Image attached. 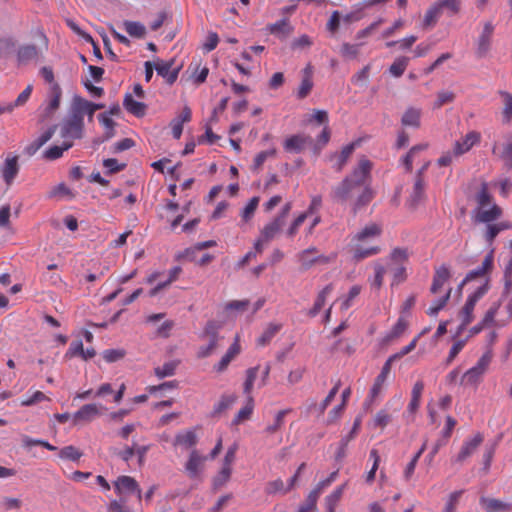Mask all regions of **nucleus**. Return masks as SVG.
Returning a JSON list of instances; mask_svg holds the SVG:
<instances>
[{
	"label": "nucleus",
	"instance_id": "51",
	"mask_svg": "<svg viewBox=\"0 0 512 512\" xmlns=\"http://www.w3.org/2000/svg\"><path fill=\"white\" fill-rule=\"evenodd\" d=\"M290 412H291V409H283V410L278 411V413L276 414V417H275L274 424L269 425L266 428V431L269 434H273L276 431H278L281 428V426L283 425L285 415Z\"/></svg>",
	"mask_w": 512,
	"mask_h": 512
},
{
	"label": "nucleus",
	"instance_id": "27",
	"mask_svg": "<svg viewBox=\"0 0 512 512\" xmlns=\"http://www.w3.org/2000/svg\"><path fill=\"white\" fill-rule=\"evenodd\" d=\"M450 276H451L450 271H449V269L445 265L440 266L439 268H437L436 271H435L434 278H433V283H432L431 288H430L431 292L433 294L438 293L439 290L445 284V282L448 281Z\"/></svg>",
	"mask_w": 512,
	"mask_h": 512
},
{
	"label": "nucleus",
	"instance_id": "9",
	"mask_svg": "<svg viewBox=\"0 0 512 512\" xmlns=\"http://www.w3.org/2000/svg\"><path fill=\"white\" fill-rule=\"evenodd\" d=\"M181 66L174 67V60L169 61L157 60L155 70L157 74L163 77L169 85H172L178 78Z\"/></svg>",
	"mask_w": 512,
	"mask_h": 512
},
{
	"label": "nucleus",
	"instance_id": "16",
	"mask_svg": "<svg viewBox=\"0 0 512 512\" xmlns=\"http://www.w3.org/2000/svg\"><path fill=\"white\" fill-rule=\"evenodd\" d=\"M206 460L205 456H201L197 450H193L190 453L189 459L185 465L186 472L189 477L195 478L201 471L203 464Z\"/></svg>",
	"mask_w": 512,
	"mask_h": 512
},
{
	"label": "nucleus",
	"instance_id": "5",
	"mask_svg": "<svg viewBox=\"0 0 512 512\" xmlns=\"http://www.w3.org/2000/svg\"><path fill=\"white\" fill-rule=\"evenodd\" d=\"M285 222L282 218H274L272 221L267 223L260 232V236L255 243V249L257 253H262L263 246L269 241L274 239L282 230Z\"/></svg>",
	"mask_w": 512,
	"mask_h": 512
},
{
	"label": "nucleus",
	"instance_id": "22",
	"mask_svg": "<svg viewBox=\"0 0 512 512\" xmlns=\"http://www.w3.org/2000/svg\"><path fill=\"white\" fill-rule=\"evenodd\" d=\"M480 504L486 512H507L512 505L494 498L481 497Z\"/></svg>",
	"mask_w": 512,
	"mask_h": 512
},
{
	"label": "nucleus",
	"instance_id": "1",
	"mask_svg": "<svg viewBox=\"0 0 512 512\" xmlns=\"http://www.w3.org/2000/svg\"><path fill=\"white\" fill-rule=\"evenodd\" d=\"M373 163L366 157L359 159L357 165L352 169L340 183L334 186L330 197L334 202L344 204L351 200L356 192L361 190L354 202V209L367 205L374 198V192L370 186Z\"/></svg>",
	"mask_w": 512,
	"mask_h": 512
},
{
	"label": "nucleus",
	"instance_id": "23",
	"mask_svg": "<svg viewBox=\"0 0 512 512\" xmlns=\"http://www.w3.org/2000/svg\"><path fill=\"white\" fill-rule=\"evenodd\" d=\"M422 110L416 107H409L401 118V124L406 127L419 128L421 125Z\"/></svg>",
	"mask_w": 512,
	"mask_h": 512
},
{
	"label": "nucleus",
	"instance_id": "3",
	"mask_svg": "<svg viewBox=\"0 0 512 512\" xmlns=\"http://www.w3.org/2000/svg\"><path fill=\"white\" fill-rule=\"evenodd\" d=\"M381 233V229L377 224H369L362 229L353 238L355 255L354 256H368L378 254L381 252L379 246L372 244Z\"/></svg>",
	"mask_w": 512,
	"mask_h": 512
},
{
	"label": "nucleus",
	"instance_id": "49",
	"mask_svg": "<svg viewBox=\"0 0 512 512\" xmlns=\"http://www.w3.org/2000/svg\"><path fill=\"white\" fill-rule=\"evenodd\" d=\"M361 44L344 43L341 46L340 53L344 58L355 59L359 54Z\"/></svg>",
	"mask_w": 512,
	"mask_h": 512
},
{
	"label": "nucleus",
	"instance_id": "42",
	"mask_svg": "<svg viewBox=\"0 0 512 512\" xmlns=\"http://www.w3.org/2000/svg\"><path fill=\"white\" fill-rule=\"evenodd\" d=\"M221 324L210 320L206 323L203 331L202 337H207L209 340H215L216 342L219 341V330L221 329Z\"/></svg>",
	"mask_w": 512,
	"mask_h": 512
},
{
	"label": "nucleus",
	"instance_id": "44",
	"mask_svg": "<svg viewBox=\"0 0 512 512\" xmlns=\"http://www.w3.org/2000/svg\"><path fill=\"white\" fill-rule=\"evenodd\" d=\"M258 371H259V366H255V367L249 368L246 371V376L247 377H246V380L244 382L243 391H244V394L247 395V397L251 396V392H252V389H253L254 381L257 378Z\"/></svg>",
	"mask_w": 512,
	"mask_h": 512
},
{
	"label": "nucleus",
	"instance_id": "47",
	"mask_svg": "<svg viewBox=\"0 0 512 512\" xmlns=\"http://www.w3.org/2000/svg\"><path fill=\"white\" fill-rule=\"evenodd\" d=\"M16 42L12 37L0 38V58H7L15 49Z\"/></svg>",
	"mask_w": 512,
	"mask_h": 512
},
{
	"label": "nucleus",
	"instance_id": "43",
	"mask_svg": "<svg viewBox=\"0 0 512 512\" xmlns=\"http://www.w3.org/2000/svg\"><path fill=\"white\" fill-rule=\"evenodd\" d=\"M408 63H409V58L404 57V56L398 57L394 60V62L389 67V71L394 77H400L405 72V70L408 66Z\"/></svg>",
	"mask_w": 512,
	"mask_h": 512
},
{
	"label": "nucleus",
	"instance_id": "56",
	"mask_svg": "<svg viewBox=\"0 0 512 512\" xmlns=\"http://www.w3.org/2000/svg\"><path fill=\"white\" fill-rule=\"evenodd\" d=\"M83 351H84V348H83L82 341L81 340H75V341L71 342V344L69 346V349L67 350V352L65 354V357L66 358H73V357L79 356V357L82 358Z\"/></svg>",
	"mask_w": 512,
	"mask_h": 512
},
{
	"label": "nucleus",
	"instance_id": "36",
	"mask_svg": "<svg viewBox=\"0 0 512 512\" xmlns=\"http://www.w3.org/2000/svg\"><path fill=\"white\" fill-rule=\"evenodd\" d=\"M237 400V396L234 394L222 395L219 402L215 404L212 415L219 416L225 410L229 409Z\"/></svg>",
	"mask_w": 512,
	"mask_h": 512
},
{
	"label": "nucleus",
	"instance_id": "13",
	"mask_svg": "<svg viewBox=\"0 0 512 512\" xmlns=\"http://www.w3.org/2000/svg\"><path fill=\"white\" fill-rule=\"evenodd\" d=\"M479 141L480 134L476 131H470L461 140L456 141L453 147V154L460 156L468 152Z\"/></svg>",
	"mask_w": 512,
	"mask_h": 512
},
{
	"label": "nucleus",
	"instance_id": "14",
	"mask_svg": "<svg viewBox=\"0 0 512 512\" xmlns=\"http://www.w3.org/2000/svg\"><path fill=\"white\" fill-rule=\"evenodd\" d=\"M313 68L308 64L302 71V80L297 91L299 99L306 98L313 88Z\"/></svg>",
	"mask_w": 512,
	"mask_h": 512
},
{
	"label": "nucleus",
	"instance_id": "37",
	"mask_svg": "<svg viewBox=\"0 0 512 512\" xmlns=\"http://www.w3.org/2000/svg\"><path fill=\"white\" fill-rule=\"evenodd\" d=\"M281 328V324L270 323L263 332V334L258 338V345L265 346L268 343H270L272 338L281 330Z\"/></svg>",
	"mask_w": 512,
	"mask_h": 512
},
{
	"label": "nucleus",
	"instance_id": "15",
	"mask_svg": "<svg viewBox=\"0 0 512 512\" xmlns=\"http://www.w3.org/2000/svg\"><path fill=\"white\" fill-rule=\"evenodd\" d=\"M483 439L484 438L481 433H476L475 436L471 440L464 443L460 452L456 456L455 460L457 462L465 461L468 457H470L476 451V449L479 447V445L483 442Z\"/></svg>",
	"mask_w": 512,
	"mask_h": 512
},
{
	"label": "nucleus",
	"instance_id": "45",
	"mask_svg": "<svg viewBox=\"0 0 512 512\" xmlns=\"http://www.w3.org/2000/svg\"><path fill=\"white\" fill-rule=\"evenodd\" d=\"M82 455V452L73 445L65 446L59 452L60 458L71 461H78Z\"/></svg>",
	"mask_w": 512,
	"mask_h": 512
},
{
	"label": "nucleus",
	"instance_id": "53",
	"mask_svg": "<svg viewBox=\"0 0 512 512\" xmlns=\"http://www.w3.org/2000/svg\"><path fill=\"white\" fill-rule=\"evenodd\" d=\"M32 85H28L19 95L18 97L16 98V100L14 102H11L9 103L10 106H12V111L16 108V107H20V106H23L27 101L28 99L30 98L31 96V93H32Z\"/></svg>",
	"mask_w": 512,
	"mask_h": 512
},
{
	"label": "nucleus",
	"instance_id": "40",
	"mask_svg": "<svg viewBox=\"0 0 512 512\" xmlns=\"http://www.w3.org/2000/svg\"><path fill=\"white\" fill-rule=\"evenodd\" d=\"M440 13H441V5H434V6L430 7L425 13V16L423 19V27L429 28V27L434 26L440 16Z\"/></svg>",
	"mask_w": 512,
	"mask_h": 512
},
{
	"label": "nucleus",
	"instance_id": "57",
	"mask_svg": "<svg viewBox=\"0 0 512 512\" xmlns=\"http://www.w3.org/2000/svg\"><path fill=\"white\" fill-rule=\"evenodd\" d=\"M231 466L223 465L219 474L214 479V485L216 487L224 485L231 476Z\"/></svg>",
	"mask_w": 512,
	"mask_h": 512
},
{
	"label": "nucleus",
	"instance_id": "48",
	"mask_svg": "<svg viewBox=\"0 0 512 512\" xmlns=\"http://www.w3.org/2000/svg\"><path fill=\"white\" fill-rule=\"evenodd\" d=\"M176 367H177V362L170 361V362L164 363L161 367H156L155 374L158 378L172 376L175 373Z\"/></svg>",
	"mask_w": 512,
	"mask_h": 512
},
{
	"label": "nucleus",
	"instance_id": "64",
	"mask_svg": "<svg viewBox=\"0 0 512 512\" xmlns=\"http://www.w3.org/2000/svg\"><path fill=\"white\" fill-rule=\"evenodd\" d=\"M502 159L508 167H512V135L503 148Z\"/></svg>",
	"mask_w": 512,
	"mask_h": 512
},
{
	"label": "nucleus",
	"instance_id": "6",
	"mask_svg": "<svg viewBox=\"0 0 512 512\" xmlns=\"http://www.w3.org/2000/svg\"><path fill=\"white\" fill-rule=\"evenodd\" d=\"M494 25L491 21H487L483 25V29L479 34L476 42V55L478 58H484L491 50L492 37L494 34Z\"/></svg>",
	"mask_w": 512,
	"mask_h": 512
},
{
	"label": "nucleus",
	"instance_id": "54",
	"mask_svg": "<svg viewBox=\"0 0 512 512\" xmlns=\"http://www.w3.org/2000/svg\"><path fill=\"white\" fill-rule=\"evenodd\" d=\"M275 154H276L275 149H270V150H266V151H262V152L258 153L254 158L253 169L254 170L260 169L262 167V165L264 164V162L267 160V158L273 157V156H275Z\"/></svg>",
	"mask_w": 512,
	"mask_h": 512
},
{
	"label": "nucleus",
	"instance_id": "60",
	"mask_svg": "<svg viewBox=\"0 0 512 512\" xmlns=\"http://www.w3.org/2000/svg\"><path fill=\"white\" fill-rule=\"evenodd\" d=\"M455 95L450 91H441L437 94V100L434 103L435 108H440L445 104L453 102Z\"/></svg>",
	"mask_w": 512,
	"mask_h": 512
},
{
	"label": "nucleus",
	"instance_id": "24",
	"mask_svg": "<svg viewBox=\"0 0 512 512\" xmlns=\"http://www.w3.org/2000/svg\"><path fill=\"white\" fill-rule=\"evenodd\" d=\"M18 172L19 166L17 157L7 158L2 169V176L7 186L13 183Z\"/></svg>",
	"mask_w": 512,
	"mask_h": 512
},
{
	"label": "nucleus",
	"instance_id": "32",
	"mask_svg": "<svg viewBox=\"0 0 512 512\" xmlns=\"http://www.w3.org/2000/svg\"><path fill=\"white\" fill-rule=\"evenodd\" d=\"M254 409V399L252 396L247 397L246 405L239 410L234 419L232 420L233 425H239L245 420H248Z\"/></svg>",
	"mask_w": 512,
	"mask_h": 512
},
{
	"label": "nucleus",
	"instance_id": "28",
	"mask_svg": "<svg viewBox=\"0 0 512 512\" xmlns=\"http://www.w3.org/2000/svg\"><path fill=\"white\" fill-rule=\"evenodd\" d=\"M498 94L503 101V108L501 111L502 123L510 124L512 122V93L500 90Z\"/></svg>",
	"mask_w": 512,
	"mask_h": 512
},
{
	"label": "nucleus",
	"instance_id": "50",
	"mask_svg": "<svg viewBox=\"0 0 512 512\" xmlns=\"http://www.w3.org/2000/svg\"><path fill=\"white\" fill-rule=\"evenodd\" d=\"M317 492H310L307 496L305 503L299 507L296 512H313L316 510L317 505Z\"/></svg>",
	"mask_w": 512,
	"mask_h": 512
},
{
	"label": "nucleus",
	"instance_id": "8",
	"mask_svg": "<svg viewBox=\"0 0 512 512\" xmlns=\"http://www.w3.org/2000/svg\"><path fill=\"white\" fill-rule=\"evenodd\" d=\"M426 182L425 179L414 177L413 185L407 199V205L410 208H416L426 200Z\"/></svg>",
	"mask_w": 512,
	"mask_h": 512
},
{
	"label": "nucleus",
	"instance_id": "38",
	"mask_svg": "<svg viewBox=\"0 0 512 512\" xmlns=\"http://www.w3.org/2000/svg\"><path fill=\"white\" fill-rule=\"evenodd\" d=\"M482 373L478 368L472 367L467 370L463 376L461 377L460 384L461 385H476L481 381Z\"/></svg>",
	"mask_w": 512,
	"mask_h": 512
},
{
	"label": "nucleus",
	"instance_id": "31",
	"mask_svg": "<svg viewBox=\"0 0 512 512\" xmlns=\"http://www.w3.org/2000/svg\"><path fill=\"white\" fill-rule=\"evenodd\" d=\"M333 290V286L332 284H328L326 285L322 291L319 292L316 300H315V303L313 305V307L309 310L308 312V315L310 317H315L320 311L321 309L323 308L324 304H325V301H326V297L328 295H330V293L332 292Z\"/></svg>",
	"mask_w": 512,
	"mask_h": 512
},
{
	"label": "nucleus",
	"instance_id": "20",
	"mask_svg": "<svg viewBox=\"0 0 512 512\" xmlns=\"http://www.w3.org/2000/svg\"><path fill=\"white\" fill-rule=\"evenodd\" d=\"M493 266V258H484L481 266L469 271L461 283V286L467 282L473 281L477 278H485V276L491 271Z\"/></svg>",
	"mask_w": 512,
	"mask_h": 512
},
{
	"label": "nucleus",
	"instance_id": "11",
	"mask_svg": "<svg viewBox=\"0 0 512 512\" xmlns=\"http://www.w3.org/2000/svg\"><path fill=\"white\" fill-rule=\"evenodd\" d=\"M114 489L116 493L120 495L124 493H137L139 500L142 497L141 489L137 481L130 476H119L117 480L114 482Z\"/></svg>",
	"mask_w": 512,
	"mask_h": 512
},
{
	"label": "nucleus",
	"instance_id": "55",
	"mask_svg": "<svg viewBox=\"0 0 512 512\" xmlns=\"http://www.w3.org/2000/svg\"><path fill=\"white\" fill-rule=\"evenodd\" d=\"M417 341H418V337H415L407 346L403 347L399 352L391 355L388 358V360L393 363L394 361L399 360L402 357H404L405 355L409 354L410 352H412L415 349Z\"/></svg>",
	"mask_w": 512,
	"mask_h": 512
},
{
	"label": "nucleus",
	"instance_id": "30",
	"mask_svg": "<svg viewBox=\"0 0 512 512\" xmlns=\"http://www.w3.org/2000/svg\"><path fill=\"white\" fill-rule=\"evenodd\" d=\"M426 148V144L415 145L401 158L400 162L403 165L405 172L412 171L413 161L415 160L416 156Z\"/></svg>",
	"mask_w": 512,
	"mask_h": 512
},
{
	"label": "nucleus",
	"instance_id": "2",
	"mask_svg": "<svg viewBox=\"0 0 512 512\" xmlns=\"http://www.w3.org/2000/svg\"><path fill=\"white\" fill-rule=\"evenodd\" d=\"M475 208L472 216L475 222L491 223L502 216V208L493 201L487 182H481L478 191L474 194Z\"/></svg>",
	"mask_w": 512,
	"mask_h": 512
},
{
	"label": "nucleus",
	"instance_id": "41",
	"mask_svg": "<svg viewBox=\"0 0 512 512\" xmlns=\"http://www.w3.org/2000/svg\"><path fill=\"white\" fill-rule=\"evenodd\" d=\"M407 327V321L403 317H400L392 330L385 336V342H390L393 339L400 337L406 331Z\"/></svg>",
	"mask_w": 512,
	"mask_h": 512
},
{
	"label": "nucleus",
	"instance_id": "12",
	"mask_svg": "<svg viewBox=\"0 0 512 512\" xmlns=\"http://www.w3.org/2000/svg\"><path fill=\"white\" fill-rule=\"evenodd\" d=\"M71 112H73L76 116H79L82 121H84V115H87L89 120H93L94 109L92 108V102L80 97L75 96L71 105Z\"/></svg>",
	"mask_w": 512,
	"mask_h": 512
},
{
	"label": "nucleus",
	"instance_id": "17",
	"mask_svg": "<svg viewBox=\"0 0 512 512\" xmlns=\"http://www.w3.org/2000/svg\"><path fill=\"white\" fill-rule=\"evenodd\" d=\"M39 56V50L34 44L22 45L18 48L16 57L19 65H26L36 60Z\"/></svg>",
	"mask_w": 512,
	"mask_h": 512
},
{
	"label": "nucleus",
	"instance_id": "46",
	"mask_svg": "<svg viewBox=\"0 0 512 512\" xmlns=\"http://www.w3.org/2000/svg\"><path fill=\"white\" fill-rule=\"evenodd\" d=\"M259 200L260 199L257 196L252 197L249 200V202L247 203V205L243 208V210L241 212V217L244 222H248L249 220L252 219V217L254 216V213L258 207Z\"/></svg>",
	"mask_w": 512,
	"mask_h": 512
},
{
	"label": "nucleus",
	"instance_id": "58",
	"mask_svg": "<svg viewBox=\"0 0 512 512\" xmlns=\"http://www.w3.org/2000/svg\"><path fill=\"white\" fill-rule=\"evenodd\" d=\"M353 439H354V437H352V435H349V434L342 437V439L340 440V443H339V448L335 454L336 461H341L345 458L346 448H347L349 442Z\"/></svg>",
	"mask_w": 512,
	"mask_h": 512
},
{
	"label": "nucleus",
	"instance_id": "25",
	"mask_svg": "<svg viewBox=\"0 0 512 512\" xmlns=\"http://www.w3.org/2000/svg\"><path fill=\"white\" fill-rule=\"evenodd\" d=\"M392 362H390L388 359L384 363L382 370L380 374L376 377L375 382L371 388L370 396L372 399L376 398L379 393L381 392V389L391 371Z\"/></svg>",
	"mask_w": 512,
	"mask_h": 512
},
{
	"label": "nucleus",
	"instance_id": "52",
	"mask_svg": "<svg viewBox=\"0 0 512 512\" xmlns=\"http://www.w3.org/2000/svg\"><path fill=\"white\" fill-rule=\"evenodd\" d=\"M62 91L58 84H54L51 88V99L49 102L48 109L50 111H55L58 109L60 105V99H61Z\"/></svg>",
	"mask_w": 512,
	"mask_h": 512
},
{
	"label": "nucleus",
	"instance_id": "4",
	"mask_svg": "<svg viewBox=\"0 0 512 512\" xmlns=\"http://www.w3.org/2000/svg\"><path fill=\"white\" fill-rule=\"evenodd\" d=\"M84 131V121L70 111L68 117L63 121L61 127V137L73 143L76 139H81Z\"/></svg>",
	"mask_w": 512,
	"mask_h": 512
},
{
	"label": "nucleus",
	"instance_id": "59",
	"mask_svg": "<svg viewBox=\"0 0 512 512\" xmlns=\"http://www.w3.org/2000/svg\"><path fill=\"white\" fill-rule=\"evenodd\" d=\"M99 122L104 126L106 129V138H111L114 136V126L115 122L108 117L106 114H100L98 116Z\"/></svg>",
	"mask_w": 512,
	"mask_h": 512
},
{
	"label": "nucleus",
	"instance_id": "35",
	"mask_svg": "<svg viewBox=\"0 0 512 512\" xmlns=\"http://www.w3.org/2000/svg\"><path fill=\"white\" fill-rule=\"evenodd\" d=\"M197 443V435L194 431L188 430L179 433L175 437L174 445L184 446L186 448L193 447Z\"/></svg>",
	"mask_w": 512,
	"mask_h": 512
},
{
	"label": "nucleus",
	"instance_id": "39",
	"mask_svg": "<svg viewBox=\"0 0 512 512\" xmlns=\"http://www.w3.org/2000/svg\"><path fill=\"white\" fill-rule=\"evenodd\" d=\"M269 31L273 35L285 37L291 33L292 28L287 19H282V20L270 25Z\"/></svg>",
	"mask_w": 512,
	"mask_h": 512
},
{
	"label": "nucleus",
	"instance_id": "26",
	"mask_svg": "<svg viewBox=\"0 0 512 512\" xmlns=\"http://www.w3.org/2000/svg\"><path fill=\"white\" fill-rule=\"evenodd\" d=\"M123 106L130 114L140 118L146 114L147 106L133 99L131 94H126L123 100Z\"/></svg>",
	"mask_w": 512,
	"mask_h": 512
},
{
	"label": "nucleus",
	"instance_id": "63",
	"mask_svg": "<svg viewBox=\"0 0 512 512\" xmlns=\"http://www.w3.org/2000/svg\"><path fill=\"white\" fill-rule=\"evenodd\" d=\"M464 490L454 491L450 494L449 500L445 507V512H455L456 506L459 502L460 497L462 496Z\"/></svg>",
	"mask_w": 512,
	"mask_h": 512
},
{
	"label": "nucleus",
	"instance_id": "62",
	"mask_svg": "<svg viewBox=\"0 0 512 512\" xmlns=\"http://www.w3.org/2000/svg\"><path fill=\"white\" fill-rule=\"evenodd\" d=\"M125 356V351L121 349H108L103 352V358L108 362H116Z\"/></svg>",
	"mask_w": 512,
	"mask_h": 512
},
{
	"label": "nucleus",
	"instance_id": "21",
	"mask_svg": "<svg viewBox=\"0 0 512 512\" xmlns=\"http://www.w3.org/2000/svg\"><path fill=\"white\" fill-rule=\"evenodd\" d=\"M354 150L355 143H350L344 146L339 153H335L331 156V160L335 161L333 167L337 172L342 171Z\"/></svg>",
	"mask_w": 512,
	"mask_h": 512
},
{
	"label": "nucleus",
	"instance_id": "19",
	"mask_svg": "<svg viewBox=\"0 0 512 512\" xmlns=\"http://www.w3.org/2000/svg\"><path fill=\"white\" fill-rule=\"evenodd\" d=\"M55 131H56V126L50 127L47 131H45L37 139H35L29 145H27L24 149V153L28 156H33L44 144H46L52 138Z\"/></svg>",
	"mask_w": 512,
	"mask_h": 512
},
{
	"label": "nucleus",
	"instance_id": "33",
	"mask_svg": "<svg viewBox=\"0 0 512 512\" xmlns=\"http://www.w3.org/2000/svg\"><path fill=\"white\" fill-rule=\"evenodd\" d=\"M72 147V142L68 140H63L60 146L54 145L51 146L44 152V157L48 160H56L63 155L64 151H67Z\"/></svg>",
	"mask_w": 512,
	"mask_h": 512
},
{
	"label": "nucleus",
	"instance_id": "29",
	"mask_svg": "<svg viewBox=\"0 0 512 512\" xmlns=\"http://www.w3.org/2000/svg\"><path fill=\"white\" fill-rule=\"evenodd\" d=\"M251 260H252V258H241L235 264V269L247 270V274H249L253 277H258L263 272V270L266 268V266L264 264L252 265Z\"/></svg>",
	"mask_w": 512,
	"mask_h": 512
},
{
	"label": "nucleus",
	"instance_id": "34",
	"mask_svg": "<svg viewBox=\"0 0 512 512\" xmlns=\"http://www.w3.org/2000/svg\"><path fill=\"white\" fill-rule=\"evenodd\" d=\"M123 26L126 30V32L134 38H144L146 35V28L145 26L137 21H124Z\"/></svg>",
	"mask_w": 512,
	"mask_h": 512
},
{
	"label": "nucleus",
	"instance_id": "10",
	"mask_svg": "<svg viewBox=\"0 0 512 512\" xmlns=\"http://www.w3.org/2000/svg\"><path fill=\"white\" fill-rule=\"evenodd\" d=\"M103 407L101 405L92 403L83 405L76 413L73 415V422L75 425L81 422H91L93 419L101 415V409Z\"/></svg>",
	"mask_w": 512,
	"mask_h": 512
},
{
	"label": "nucleus",
	"instance_id": "18",
	"mask_svg": "<svg viewBox=\"0 0 512 512\" xmlns=\"http://www.w3.org/2000/svg\"><path fill=\"white\" fill-rule=\"evenodd\" d=\"M312 139L309 136L304 135H292L284 141V149L287 152L299 153L301 152L307 143H311Z\"/></svg>",
	"mask_w": 512,
	"mask_h": 512
},
{
	"label": "nucleus",
	"instance_id": "7",
	"mask_svg": "<svg viewBox=\"0 0 512 512\" xmlns=\"http://www.w3.org/2000/svg\"><path fill=\"white\" fill-rule=\"evenodd\" d=\"M488 290V279L485 280V283L478 287L476 291L469 296L467 299L465 305L462 308L461 315H462V327L467 326L469 323H471L473 319V310L476 305V303L479 301V299L487 292Z\"/></svg>",
	"mask_w": 512,
	"mask_h": 512
},
{
	"label": "nucleus",
	"instance_id": "61",
	"mask_svg": "<svg viewBox=\"0 0 512 512\" xmlns=\"http://www.w3.org/2000/svg\"><path fill=\"white\" fill-rule=\"evenodd\" d=\"M217 346H218V342H216L215 340H209L208 345L199 347V349L197 351V357L200 359L209 357L210 355H212L214 353Z\"/></svg>",
	"mask_w": 512,
	"mask_h": 512
}]
</instances>
